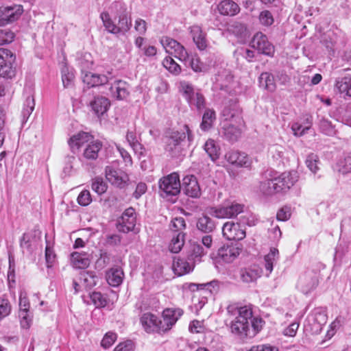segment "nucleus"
Listing matches in <instances>:
<instances>
[{
    "label": "nucleus",
    "mask_w": 351,
    "mask_h": 351,
    "mask_svg": "<svg viewBox=\"0 0 351 351\" xmlns=\"http://www.w3.org/2000/svg\"><path fill=\"white\" fill-rule=\"evenodd\" d=\"M41 232L34 229L33 232L24 233L20 239V247L23 254H32L34 251L33 243L36 241V237H40Z\"/></svg>",
    "instance_id": "19"
},
{
    "label": "nucleus",
    "mask_w": 351,
    "mask_h": 351,
    "mask_svg": "<svg viewBox=\"0 0 351 351\" xmlns=\"http://www.w3.org/2000/svg\"><path fill=\"white\" fill-rule=\"evenodd\" d=\"M179 89L191 108L195 107L200 110L205 107L204 95L199 91H195L191 84L185 81L180 82Z\"/></svg>",
    "instance_id": "5"
},
{
    "label": "nucleus",
    "mask_w": 351,
    "mask_h": 351,
    "mask_svg": "<svg viewBox=\"0 0 351 351\" xmlns=\"http://www.w3.org/2000/svg\"><path fill=\"white\" fill-rule=\"evenodd\" d=\"M337 169L343 174L351 172V156H346L340 159L337 164Z\"/></svg>",
    "instance_id": "44"
},
{
    "label": "nucleus",
    "mask_w": 351,
    "mask_h": 351,
    "mask_svg": "<svg viewBox=\"0 0 351 351\" xmlns=\"http://www.w3.org/2000/svg\"><path fill=\"white\" fill-rule=\"evenodd\" d=\"M222 234L228 240L241 241L245 237V230L240 223L229 221L223 224Z\"/></svg>",
    "instance_id": "10"
},
{
    "label": "nucleus",
    "mask_w": 351,
    "mask_h": 351,
    "mask_svg": "<svg viewBox=\"0 0 351 351\" xmlns=\"http://www.w3.org/2000/svg\"><path fill=\"white\" fill-rule=\"evenodd\" d=\"M243 204L232 202L230 204L218 208H212L210 214L218 219L232 218L243 212Z\"/></svg>",
    "instance_id": "8"
},
{
    "label": "nucleus",
    "mask_w": 351,
    "mask_h": 351,
    "mask_svg": "<svg viewBox=\"0 0 351 351\" xmlns=\"http://www.w3.org/2000/svg\"><path fill=\"white\" fill-rule=\"evenodd\" d=\"M194 263L192 261H186L183 258H175L173 263V268L175 273L178 276H182L192 271Z\"/></svg>",
    "instance_id": "30"
},
{
    "label": "nucleus",
    "mask_w": 351,
    "mask_h": 351,
    "mask_svg": "<svg viewBox=\"0 0 351 351\" xmlns=\"http://www.w3.org/2000/svg\"><path fill=\"white\" fill-rule=\"evenodd\" d=\"M117 334L112 332H107L101 340V345L104 348H110L117 339Z\"/></svg>",
    "instance_id": "57"
},
{
    "label": "nucleus",
    "mask_w": 351,
    "mask_h": 351,
    "mask_svg": "<svg viewBox=\"0 0 351 351\" xmlns=\"http://www.w3.org/2000/svg\"><path fill=\"white\" fill-rule=\"evenodd\" d=\"M123 272L119 268H112L106 273L108 283L112 287L119 286L123 281Z\"/></svg>",
    "instance_id": "32"
},
{
    "label": "nucleus",
    "mask_w": 351,
    "mask_h": 351,
    "mask_svg": "<svg viewBox=\"0 0 351 351\" xmlns=\"http://www.w3.org/2000/svg\"><path fill=\"white\" fill-rule=\"evenodd\" d=\"M259 85L261 88L269 92H274L276 88L274 77L271 73H262L258 78Z\"/></svg>",
    "instance_id": "33"
},
{
    "label": "nucleus",
    "mask_w": 351,
    "mask_h": 351,
    "mask_svg": "<svg viewBox=\"0 0 351 351\" xmlns=\"http://www.w3.org/2000/svg\"><path fill=\"white\" fill-rule=\"evenodd\" d=\"M136 216L133 208H127L118 220L117 228L119 232L127 233L134 229Z\"/></svg>",
    "instance_id": "11"
},
{
    "label": "nucleus",
    "mask_w": 351,
    "mask_h": 351,
    "mask_svg": "<svg viewBox=\"0 0 351 351\" xmlns=\"http://www.w3.org/2000/svg\"><path fill=\"white\" fill-rule=\"evenodd\" d=\"M163 66L171 73L178 75L181 72V67L171 57H167L162 61Z\"/></svg>",
    "instance_id": "43"
},
{
    "label": "nucleus",
    "mask_w": 351,
    "mask_h": 351,
    "mask_svg": "<svg viewBox=\"0 0 351 351\" xmlns=\"http://www.w3.org/2000/svg\"><path fill=\"white\" fill-rule=\"evenodd\" d=\"M93 136L87 132H81L73 135L69 140V145L73 153L77 151L85 143H88Z\"/></svg>",
    "instance_id": "25"
},
{
    "label": "nucleus",
    "mask_w": 351,
    "mask_h": 351,
    "mask_svg": "<svg viewBox=\"0 0 351 351\" xmlns=\"http://www.w3.org/2000/svg\"><path fill=\"white\" fill-rule=\"evenodd\" d=\"M225 158L229 163L237 167L247 168L252 164L251 160L245 153L236 150L228 152L225 155Z\"/></svg>",
    "instance_id": "18"
},
{
    "label": "nucleus",
    "mask_w": 351,
    "mask_h": 351,
    "mask_svg": "<svg viewBox=\"0 0 351 351\" xmlns=\"http://www.w3.org/2000/svg\"><path fill=\"white\" fill-rule=\"evenodd\" d=\"M110 89L112 96L119 100L125 99L130 95L129 84L121 80L114 81Z\"/></svg>",
    "instance_id": "21"
},
{
    "label": "nucleus",
    "mask_w": 351,
    "mask_h": 351,
    "mask_svg": "<svg viewBox=\"0 0 351 351\" xmlns=\"http://www.w3.org/2000/svg\"><path fill=\"white\" fill-rule=\"evenodd\" d=\"M12 64V63L8 62H0V77L11 78L14 75Z\"/></svg>",
    "instance_id": "46"
},
{
    "label": "nucleus",
    "mask_w": 351,
    "mask_h": 351,
    "mask_svg": "<svg viewBox=\"0 0 351 351\" xmlns=\"http://www.w3.org/2000/svg\"><path fill=\"white\" fill-rule=\"evenodd\" d=\"M15 56L11 51L5 48H0V62L13 63Z\"/></svg>",
    "instance_id": "59"
},
{
    "label": "nucleus",
    "mask_w": 351,
    "mask_h": 351,
    "mask_svg": "<svg viewBox=\"0 0 351 351\" xmlns=\"http://www.w3.org/2000/svg\"><path fill=\"white\" fill-rule=\"evenodd\" d=\"M134 344L132 341L128 340L118 344L114 351H133Z\"/></svg>",
    "instance_id": "63"
},
{
    "label": "nucleus",
    "mask_w": 351,
    "mask_h": 351,
    "mask_svg": "<svg viewBox=\"0 0 351 351\" xmlns=\"http://www.w3.org/2000/svg\"><path fill=\"white\" fill-rule=\"evenodd\" d=\"M279 258V252L276 247H271L269 252L264 257L266 276H269L273 271L274 265Z\"/></svg>",
    "instance_id": "31"
},
{
    "label": "nucleus",
    "mask_w": 351,
    "mask_h": 351,
    "mask_svg": "<svg viewBox=\"0 0 351 351\" xmlns=\"http://www.w3.org/2000/svg\"><path fill=\"white\" fill-rule=\"evenodd\" d=\"M298 173L295 171L284 172L278 177L261 182L260 189L265 195H271L290 189L298 181Z\"/></svg>",
    "instance_id": "3"
},
{
    "label": "nucleus",
    "mask_w": 351,
    "mask_h": 351,
    "mask_svg": "<svg viewBox=\"0 0 351 351\" xmlns=\"http://www.w3.org/2000/svg\"><path fill=\"white\" fill-rule=\"evenodd\" d=\"M190 33L193 42L199 50H204L208 46L206 38V33H204L202 29L199 25H193L190 27Z\"/></svg>",
    "instance_id": "22"
},
{
    "label": "nucleus",
    "mask_w": 351,
    "mask_h": 351,
    "mask_svg": "<svg viewBox=\"0 0 351 351\" xmlns=\"http://www.w3.org/2000/svg\"><path fill=\"white\" fill-rule=\"evenodd\" d=\"M222 115L226 121L230 123H226L222 128V136L231 142L237 141L241 135V126L243 125V120L241 117V110L237 104L226 106Z\"/></svg>",
    "instance_id": "2"
},
{
    "label": "nucleus",
    "mask_w": 351,
    "mask_h": 351,
    "mask_svg": "<svg viewBox=\"0 0 351 351\" xmlns=\"http://www.w3.org/2000/svg\"><path fill=\"white\" fill-rule=\"evenodd\" d=\"M258 277H260V273L256 269H245L241 271V278L244 282H252Z\"/></svg>",
    "instance_id": "40"
},
{
    "label": "nucleus",
    "mask_w": 351,
    "mask_h": 351,
    "mask_svg": "<svg viewBox=\"0 0 351 351\" xmlns=\"http://www.w3.org/2000/svg\"><path fill=\"white\" fill-rule=\"evenodd\" d=\"M215 120V112L213 109H206L202 117V121L200 124V128L203 131L209 130L213 127Z\"/></svg>",
    "instance_id": "35"
},
{
    "label": "nucleus",
    "mask_w": 351,
    "mask_h": 351,
    "mask_svg": "<svg viewBox=\"0 0 351 351\" xmlns=\"http://www.w3.org/2000/svg\"><path fill=\"white\" fill-rule=\"evenodd\" d=\"M228 31L237 36H241L246 31L245 26L238 21H234L228 26Z\"/></svg>",
    "instance_id": "45"
},
{
    "label": "nucleus",
    "mask_w": 351,
    "mask_h": 351,
    "mask_svg": "<svg viewBox=\"0 0 351 351\" xmlns=\"http://www.w3.org/2000/svg\"><path fill=\"white\" fill-rule=\"evenodd\" d=\"M182 181L183 191L186 195L193 198L199 197L200 187L194 176H186Z\"/></svg>",
    "instance_id": "20"
},
{
    "label": "nucleus",
    "mask_w": 351,
    "mask_h": 351,
    "mask_svg": "<svg viewBox=\"0 0 351 351\" xmlns=\"http://www.w3.org/2000/svg\"><path fill=\"white\" fill-rule=\"evenodd\" d=\"M71 263L75 268L84 269L90 265V259L87 254L75 252L71 254Z\"/></svg>",
    "instance_id": "34"
},
{
    "label": "nucleus",
    "mask_w": 351,
    "mask_h": 351,
    "mask_svg": "<svg viewBox=\"0 0 351 351\" xmlns=\"http://www.w3.org/2000/svg\"><path fill=\"white\" fill-rule=\"evenodd\" d=\"M249 351H278V348L270 344H261L252 346Z\"/></svg>",
    "instance_id": "64"
},
{
    "label": "nucleus",
    "mask_w": 351,
    "mask_h": 351,
    "mask_svg": "<svg viewBox=\"0 0 351 351\" xmlns=\"http://www.w3.org/2000/svg\"><path fill=\"white\" fill-rule=\"evenodd\" d=\"M92 202V198L89 191L83 190L77 197V202L82 206L89 205Z\"/></svg>",
    "instance_id": "56"
},
{
    "label": "nucleus",
    "mask_w": 351,
    "mask_h": 351,
    "mask_svg": "<svg viewBox=\"0 0 351 351\" xmlns=\"http://www.w3.org/2000/svg\"><path fill=\"white\" fill-rule=\"evenodd\" d=\"M182 314L183 311L181 308H165L162 311L161 319L163 333L171 330Z\"/></svg>",
    "instance_id": "14"
},
{
    "label": "nucleus",
    "mask_w": 351,
    "mask_h": 351,
    "mask_svg": "<svg viewBox=\"0 0 351 351\" xmlns=\"http://www.w3.org/2000/svg\"><path fill=\"white\" fill-rule=\"evenodd\" d=\"M90 105L94 112L99 117L107 112L110 106V102L108 98L98 96L94 98Z\"/></svg>",
    "instance_id": "27"
},
{
    "label": "nucleus",
    "mask_w": 351,
    "mask_h": 351,
    "mask_svg": "<svg viewBox=\"0 0 351 351\" xmlns=\"http://www.w3.org/2000/svg\"><path fill=\"white\" fill-rule=\"evenodd\" d=\"M162 196L176 195L180 192V182L177 173H173L159 180Z\"/></svg>",
    "instance_id": "6"
},
{
    "label": "nucleus",
    "mask_w": 351,
    "mask_h": 351,
    "mask_svg": "<svg viewBox=\"0 0 351 351\" xmlns=\"http://www.w3.org/2000/svg\"><path fill=\"white\" fill-rule=\"evenodd\" d=\"M204 150L211 158L215 161L219 158V149L216 145L215 141L212 139H208L204 144Z\"/></svg>",
    "instance_id": "39"
},
{
    "label": "nucleus",
    "mask_w": 351,
    "mask_h": 351,
    "mask_svg": "<svg viewBox=\"0 0 351 351\" xmlns=\"http://www.w3.org/2000/svg\"><path fill=\"white\" fill-rule=\"evenodd\" d=\"M317 284V274L313 270H308L300 276L297 286L302 293L307 294L314 289Z\"/></svg>",
    "instance_id": "12"
},
{
    "label": "nucleus",
    "mask_w": 351,
    "mask_h": 351,
    "mask_svg": "<svg viewBox=\"0 0 351 351\" xmlns=\"http://www.w3.org/2000/svg\"><path fill=\"white\" fill-rule=\"evenodd\" d=\"M184 234L178 232L176 236H173L169 244V248L172 253H178L182 248L184 243Z\"/></svg>",
    "instance_id": "36"
},
{
    "label": "nucleus",
    "mask_w": 351,
    "mask_h": 351,
    "mask_svg": "<svg viewBox=\"0 0 351 351\" xmlns=\"http://www.w3.org/2000/svg\"><path fill=\"white\" fill-rule=\"evenodd\" d=\"M134 27L139 35H145L147 32V23L145 20L138 18L135 20Z\"/></svg>",
    "instance_id": "61"
},
{
    "label": "nucleus",
    "mask_w": 351,
    "mask_h": 351,
    "mask_svg": "<svg viewBox=\"0 0 351 351\" xmlns=\"http://www.w3.org/2000/svg\"><path fill=\"white\" fill-rule=\"evenodd\" d=\"M15 38V34L10 29H0V45L11 43Z\"/></svg>",
    "instance_id": "49"
},
{
    "label": "nucleus",
    "mask_w": 351,
    "mask_h": 351,
    "mask_svg": "<svg viewBox=\"0 0 351 351\" xmlns=\"http://www.w3.org/2000/svg\"><path fill=\"white\" fill-rule=\"evenodd\" d=\"M140 323L147 333H163L161 319L153 313H143L140 317Z\"/></svg>",
    "instance_id": "9"
},
{
    "label": "nucleus",
    "mask_w": 351,
    "mask_h": 351,
    "mask_svg": "<svg viewBox=\"0 0 351 351\" xmlns=\"http://www.w3.org/2000/svg\"><path fill=\"white\" fill-rule=\"evenodd\" d=\"M165 150L172 157L178 156L182 152V146L177 145L174 143L166 140Z\"/></svg>",
    "instance_id": "52"
},
{
    "label": "nucleus",
    "mask_w": 351,
    "mask_h": 351,
    "mask_svg": "<svg viewBox=\"0 0 351 351\" xmlns=\"http://www.w3.org/2000/svg\"><path fill=\"white\" fill-rule=\"evenodd\" d=\"M93 303L96 307H104L107 304V300L100 292H93L90 295Z\"/></svg>",
    "instance_id": "51"
},
{
    "label": "nucleus",
    "mask_w": 351,
    "mask_h": 351,
    "mask_svg": "<svg viewBox=\"0 0 351 351\" xmlns=\"http://www.w3.org/2000/svg\"><path fill=\"white\" fill-rule=\"evenodd\" d=\"M241 250V245L239 243L223 245L218 250L217 255L223 262L230 263L238 257Z\"/></svg>",
    "instance_id": "15"
},
{
    "label": "nucleus",
    "mask_w": 351,
    "mask_h": 351,
    "mask_svg": "<svg viewBox=\"0 0 351 351\" xmlns=\"http://www.w3.org/2000/svg\"><path fill=\"white\" fill-rule=\"evenodd\" d=\"M221 15L233 16L240 12V7L232 0H223L217 5Z\"/></svg>",
    "instance_id": "26"
},
{
    "label": "nucleus",
    "mask_w": 351,
    "mask_h": 351,
    "mask_svg": "<svg viewBox=\"0 0 351 351\" xmlns=\"http://www.w3.org/2000/svg\"><path fill=\"white\" fill-rule=\"evenodd\" d=\"M335 90L343 97H351V75L338 77L335 80Z\"/></svg>",
    "instance_id": "23"
},
{
    "label": "nucleus",
    "mask_w": 351,
    "mask_h": 351,
    "mask_svg": "<svg viewBox=\"0 0 351 351\" xmlns=\"http://www.w3.org/2000/svg\"><path fill=\"white\" fill-rule=\"evenodd\" d=\"M227 313L231 319L229 324L231 333L241 339L254 337L265 324V321L261 317H253L250 306L229 304L227 306Z\"/></svg>",
    "instance_id": "1"
},
{
    "label": "nucleus",
    "mask_w": 351,
    "mask_h": 351,
    "mask_svg": "<svg viewBox=\"0 0 351 351\" xmlns=\"http://www.w3.org/2000/svg\"><path fill=\"white\" fill-rule=\"evenodd\" d=\"M34 107L35 101L33 95H29L27 97L21 112L23 117V122H25L27 120L30 114L32 113Z\"/></svg>",
    "instance_id": "38"
},
{
    "label": "nucleus",
    "mask_w": 351,
    "mask_h": 351,
    "mask_svg": "<svg viewBox=\"0 0 351 351\" xmlns=\"http://www.w3.org/2000/svg\"><path fill=\"white\" fill-rule=\"evenodd\" d=\"M186 228L185 220L183 217H175L171 221V229L177 232H182Z\"/></svg>",
    "instance_id": "53"
},
{
    "label": "nucleus",
    "mask_w": 351,
    "mask_h": 351,
    "mask_svg": "<svg viewBox=\"0 0 351 351\" xmlns=\"http://www.w3.org/2000/svg\"><path fill=\"white\" fill-rule=\"evenodd\" d=\"M100 17L106 29L113 34L124 35L130 29L132 26L131 19L125 10L116 16L114 19L115 21L117 19V23L112 20L108 12H102Z\"/></svg>",
    "instance_id": "4"
},
{
    "label": "nucleus",
    "mask_w": 351,
    "mask_h": 351,
    "mask_svg": "<svg viewBox=\"0 0 351 351\" xmlns=\"http://www.w3.org/2000/svg\"><path fill=\"white\" fill-rule=\"evenodd\" d=\"M107 185L101 178L97 177L93 180L92 189L98 195L104 193L107 190Z\"/></svg>",
    "instance_id": "47"
},
{
    "label": "nucleus",
    "mask_w": 351,
    "mask_h": 351,
    "mask_svg": "<svg viewBox=\"0 0 351 351\" xmlns=\"http://www.w3.org/2000/svg\"><path fill=\"white\" fill-rule=\"evenodd\" d=\"M112 79V75H111V73L108 72V76L106 75H100V74H95V76L93 77V80L92 81L91 86H101L106 83H108L110 80Z\"/></svg>",
    "instance_id": "50"
},
{
    "label": "nucleus",
    "mask_w": 351,
    "mask_h": 351,
    "mask_svg": "<svg viewBox=\"0 0 351 351\" xmlns=\"http://www.w3.org/2000/svg\"><path fill=\"white\" fill-rule=\"evenodd\" d=\"M319 130L325 135L332 136L336 134V130L331 122L326 119H322L319 123Z\"/></svg>",
    "instance_id": "42"
},
{
    "label": "nucleus",
    "mask_w": 351,
    "mask_h": 351,
    "mask_svg": "<svg viewBox=\"0 0 351 351\" xmlns=\"http://www.w3.org/2000/svg\"><path fill=\"white\" fill-rule=\"evenodd\" d=\"M252 46L260 53L271 56L274 53V46L269 42L265 35L262 33H257L253 37Z\"/></svg>",
    "instance_id": "17"
},
{
    "label": "nucleus",
    "mask_w": 351,
    "mask_h": 351,
    "mask_svg": "<svg viewBox=\"0 0 351 351\" xmlns=\"http://www.w3.org/2000/svg\"><path fill=\"white\" fill-rule=\"evenodd\" d=\"M311 125L304 127L299 123H293L291 125V130L295 136H301L306 134L310 129Z\"/></svg>",
    "instance_id": "60"
},
{
    "label": "nucleus",
    "mask_w": 351,
    "mask_h": 351,
    "mask_svg": "<svg viewBox=\"0 0 351 351\" xmlns=\"http://www.w3.org/2000/svg\"><path fill=\"white\" fill-rule=\"evenodd\" d=\"M259 21L265 26H270L274 21L272 14L268 10H263L260 13Z\"/></svg>",
    "instance_id": "55"
},
{
    "label": "nucleus",
    "mask_w": 351,
    "mask_h": 351,
    "mask_svg": "<svg viewBox=\"0 0 351 351\" xmlns=\"http://www.w3.org/2000/svg\"><path fill=\"white\" fill-rule=\"evenodd\" d=\"M75 76L72 70L64 66L62 69V80L64 88H70L73 85Z\"/></svg>",
    "instance_id": "41"
},
{
    "label": "nucleus",
    "mask_w": 351,
    "mask_h": 351,
    "mask_svg": "<svg viewBox=\"0 0 351 351\" xmlns=\"http://www.w3.org/2000/svg\"><path fill=\"white\" fill-rule=\"evenodd\" d=\"M160 42L167 53L173 54L181 61H185L188 58L189 56L186 49L177 40L165 36L162 37Z\"/></svg>",
    "instance_id": "7"
},
{
    "label": "nucleus",
    "mask_w": 351,
    "mask_h": 351,
    "mask_svg": "<svg viewBox=\"0 0 351 351\" xmlns=\"http://www.w3.org/2000/svg\"><path fill=\"white\" fill-rule=\"evenodd\" d=\"M186 134L184 132L171 131L167 136V140L174 143L177 145H181L182 141H184Z\"/></svg>",
    "instance_id": "48"
},
{
    "label": "nucleus",
    "mask_w": 351,
    "mask_h": 351,
    "mask_svg": "<svg viewBox=\"0 0 351 351\" xmlns=\"http://www.w3.org/2000/svg\"><path fill=\"white\" fill-rule=\"evenodd\" d=\"M11 311V306L8 300L0 299V321L8 316Z\"/></svg>",
    "instance_id": "58"
},
{
    "label": "nucleus",
    "mask_w": 351,
    "mask_h": 351,
    "mask_svg": "<svg viewBox=\"0 0 351 351\" xmlns=\"http://www.w3.org/2000/svg\"><path fill=\"white\" fill-rule=\"evenodd\" d=\"M207 252H205L200 245L194 243L191 245L189 259L190 261H193V263L200 262L202 257Z\"/></svg>",
    "instance_id": "37"
},
{
    "label": "nucleus",
    "mask_w": 351,
    "mask_h": 351,
    "mask_svg": "<svg viewBox=\"0 0 351 351\" xmlns=\"http://www.w3.org/2000/svg\"><path fill=\"white\" fill-rule=\"evenodd\" d=\"M23 12V7L21 5H14L2 8L0 14V27L18 20Z\"/></svg>",
    "instance_id": "13"
},
{
    "label": "nucleus",
    "mask_w": 351,
    "mask_h": 351,
    "mask_svg": "<svg viewBox=\"0 0 351 351\" xmlns=\"http://www.w3.org/2000/svg\"><path fill=\"white\" fill-rule=\"evenodd\" d=\"M306 165L311 171L315 173L319 169L317 166L318 157L317 155L311 154L308 155L306 159Z\"/></svg>",
    "instance_id": "54"
},
{
    "label": "nucleus",
    "mask_w": 351,
    "mask_h": 351,
    "mask_svg": "<svg viewBox=\"0 0 351 351\" xmlns=\"http://www.w3.org/2000/svg\"><path fill=\"white\" fill-rule=\"evenodd\" d=\"M106 178L112 185L123 188L129 178L128 175L120 170L115 169L112 166H107L105 169Z\"/></svg>",
    "instance_id": "16"
},
{
    "label": "nucleus",
    "mask_w": 351,
    "mask_h": 351,
    "mask_svg": "<svg viewBox=\"0 0 351 351\" xmlns=\"http://www.w3.org/2000/svg\"><path fill=\"white\" fill-rule=\"evenodd\" d=\"M102 147L99 141H92L84 149L83 157L87 160H95L98 157L99 152Z\"/></svg>",
    "instance_id": "29"
},
{
    "label": "nucleus",
    "mask_w": 351,
    "mask_h": 351,
    "mask_svg": "<svg viewBox=\"0 0 351 351\" xmlns=\"http://www.w3.org/2000/svg\"><path fill=\"white\" fill-rule=\"evenodd\" d=\"M196 227L197 230L203 233L210 234L216 228L215 221L207 215H202L199 217Z\"/></svg>",
    "instance_id": "28"
},
{
    "label": "nucleus",
    "mask_w": 351,
    "mask_h": 351,
    "mask_svg": "<svg viewBox=\"0 0 351 351\" xmlns=\"http://www.w3.org/2000/svg\"><path fill=\"white\" fill-rule=\"evenodd\" d=\"M233 75L228 69H221L215 77V86L216 88L226 89L232 82Z\"/></svg>",
    "instance_id": "24"
},
{
    "label": "nucleus",
    "mask_w": 351,
    "mask_h": 351,
    "mask_svg": "<svg viewBox=\"0 0 351 351\" xmlns=\"http://www.w3.org/2000/svg\"><path fill=\"white\" fill-rule=\"evenodd\" d=\"M291 215V208L289 206H284L280 208L277 213L276 217L279 221H287Z\"/></svg>",
    "instance_id": "62"
}]
</instances>
